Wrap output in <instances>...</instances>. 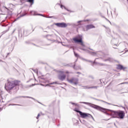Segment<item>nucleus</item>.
<instances>
[{"label": "nucleus", "instance_id": "f257e3e1", "mask_svg": "<svg viewBox=\"0 0 128 128\" xmlns=\"http://www.w3.org/2000/svg\"><path fill=\"white\" fill-rule=\"evenodd\" d=\"M126 113L124 111L118 110H111L110 112V115L112 118H120L122 120L124 118Z\"/></svg>", "mask_w": 128, "mask_h": 128}, {"label": "nucleus", "instance_id": "f03ea898", "mask_svg": "<svg viewBox=\"0 0 128 128\" xmlns=\"http://www.w3.org/2000/svg\"><path fill=\"white\" fill-rule=\"evenodd\" d=\"M14 88V85L12 84V80H8V82L5 84V90H6L8 92H12Z\"/></svg>", "mask_w": 128, "mask_h": 128}, {"label": "nucleus", "instance_id": "7ed1b4c3", "mask_svg": "<svg viewBox=\"0 0 128 128\" xmlns=\"http://www.w3.org/2000/svg\"><path fill=\"white\" fill-rule=\"evenodd\" d=\"M74 110L75 112H78L80 116V117L82 118H92V114L88 113L82 112L78 110L77 108H75Z\"/></svg>", "mask_w": 128, "mask_h": 128}, {"label": "nucleus", "instance_id": "20e7f679", "mask_svg": "<svg viewBox=\"0 0 128 128\" xmlns=\"http://www.w3.org/2000/svg\"><path fill=\"white\" fill-rule=\"evenodd\" d=\"M59 73L60 74L58 76V78L60 80H64L66 78V76L64 74V71H60Z\"/></svg>", "mask_w": 128, "mask_h": 128}, {"label": "nucleus", "instance_id": "39448f33", "mask_svg": "<svg viewBox=\"0 0 128 128\" xmlns=\"http://www.w3.org/2000/svg\"><path fill=\"white\" fill-rule=\"evenodd\" d=\"M72 40L74 42H80L82 46H84V44L82 42V36L80 37L79 39H78V38H73Z\"/></svg>", "mask_w": 128, "mask_h": 128}, {"label": "nucleus", "instance_id": "423d86ee", "mask_svg": "<svg viewBox=\"0 0 128 128\" xmlns=\"http://www.w3.org/2000/svg\"><path fill=\"white\" fill-rule=\"evenodd\" d=\"M55 25L58 28H66L68 25L66 23H56Z\"/></svg>", "mask_w": 128, "mask_h": 128}, {"label": "nucleus", "instance_id": "0eeeda50", "mask_svg": "<svg viewBox=\"0 0 128 128\" xmlns=\"http://www.w3.org/2000/svg\"><path fill=\"white\" fill-rule=\"evenodd\" d=\"M94 108L98 110H100V112H106V108L96 105H95Z\"/></svg>", "mask_w": 128, "mask_h": 128}, {"label": "nucleus", "instance_id": "6e6552de", "mask_svg": "<svg viewBox=\"0 0 128 128\" xmlns=\"http://www.w3.org/2000/svg\"><path fill=\"white\" fill-rule=\"evenodd\" d=\"M96 26L93 24H88L86 26L84 30L88 31V30H90V28H94Z\"/></svg>", "mask_w": 128, "mask_h": 128}, {"label": "nucleus", "instance_id": "1a4fd4ad", "mask_svg": "<svg viewBox=\"0 0 128 128\" xmlns=\"http://www.w3.org/2000/svg\"><path fill=\"white\" fill-rule=\"evenodd\" d=\"M12 82L14 86V88H16V86H20V82L17 80H12Z\"/></svg>", "mask_w": 128, "mask_h": 128}, {"label": "nucleus", "instance_id": "9d476101", "mask_svg": "<svg viewBox=\"0 0 128 128\" xmlns=\"http://www.w3.org/2000/svg\"><path fill=\"white\" fill-rule=\"evenodd\" d=\"M126 68V67H124L122 65L120 64H118L117 65V69L118 70H124Z\"/></svg>", "mask_w": 128, "mask_h": 128}, {"label": "nucleus", "instance_id": "9b49d317", "mask_svg": "<svg viewBox=\"0 0 128 128\" xmlns=\"http://www.w3.org/2000/svg\"><path fill=\"white\" fill-rule=\"evenodd\" d=\"M34 0H27V2H30V4H34Z\"/></svg>", "mask_w": 128, "mask_h": 128}, {"label": "nucleus", "instance_id": "f8f14e48", "mask_svg": "<svg viewBox=\"0 0 128 128\" xmlns=\"http://www.w3.org/2000/svg\"><path fill=\"white\" fill-rule=\"evenodd\" d=\"M98 88V86H94L88 87V88Z\"/></svg>", "mask_w": 128, "mask_h": 128}, {"label": "nucleus", "instance_id": "ddd939ff", "mask_svg": "<svg viewBox=\"0 0 128 128\" xmlns=\"http://www.w3.org/2000/svg\"><path fill=\"white\" fill-rule=\"evenodd\" d=\"M74 79H71L70 80H68V82H71V83H72L74 82Z\"/></svg>", "mask_w": 128, "mask_h": 128}, {"label": "nucleus", "instance_id": "4468645a", "mask_svg": "<svg viewBox=\"0 0 128 128\" xmlns=\"http://www.w3.org/2000/svg\"><path fill=\"white\" fill-rule=\"evenodd\" d=\"M58 84L57 82H52V83L50 84Z\"/></svg>", "mask_w": 128, "mask_h": 128}, {"label": "nucleus", "instance_id": "2eb2a0df", "mask_svg": "<svg viewBox=\"0 0 128 128\" xmlns=\"http://www.w3.org/2000/svg\"><path fill=\"white\" fill-rule=\"evenodd\" d=\"M64 73L65 74H70V72H68V71H66V72H64Z\"/></svg>", "mask_w": 128, "mask_h": 128}, {"label": "nucleus", "instance_id": "dca6fc26", "mask_svg": "<svg viewBox=\"0 0 128 128\" xmlns=\"http://www.w3.org/2000/svg\"><path fill=\"white\" fill-rule=\"evenodd\" d=\"M60 8H64V6H62V5H61Z\"/></svg>", "mask_w": 128, "mask_h": 128}, {"label": "nucleus", "instance_id": "f3484780", "mask_svg": "<svg viewBox=\"0 0 128 128\" xmlns=\"http://www.w3.org/2000/svg\"><path fill=\"white\" fill-rule=\"evenodd\" d=\"M8 56H10V53H8L7 56H6V58H8Z\"/></svg>", "mask_w": 128, "mask_h": 128}, {"label": "nucleus", "instance_id": "a211bd4d", "mask_svg": "<svg viewBox=\"0 0 128 128\" xmlns=\"http://www.w3.org/2000/svg\"><path fill=\"white\" fill-rule=\"evenodd\" d=\"M40 116V114H38V116L39 118Z\"/></svg>", "mask_w": 128, "mask_h": 128}, {"label": "nucleus", "instance_id": "6ab92c4d", "mask_svg": "<svg viewBox=\"0 0 128 128\" xmlns=\"http://www.w3.org/2000/svg\"><path fill=\"white\" fill-rule=\"evenodd\" d=\"M36 118H37V120H38V116H37Z\"/></svg>", "mask_w": 128, "mask_h": 128}, {"label": "nucleus", "instance_id": "aec40b11", "mask_svg": "<svg viewBox=\"0 0 128 128\" xmlns=\"http://www.w3.org/2000/svg\"><path fill=\"white\" fill-rule=\"evenodd\" d=\"M48 86V84H46L45 86Z\"/></svg>", "mask_w": 128, "mask_h": 128}, {"label": "nucleus", "instance_id": "412c9836", "mask_svg": "<svg viewBox=\"0 0 128 128\" xmlns=\"http://www.w3.org/2000/svg\"><path fill=\"white\" fill-rule=\"evenodd\" d=\"M2 6V3L0 2V6Z\"/></svg>", "mask_w": 128, "mask_h": 128}, {"label": "nucleus", "instance_id": "4be33fe9", "mask_svg": "<svg viewBox=\"0 0 128 128\" xmlns=\"http://www.w3.org/2000/svg\"><path fill=\"white\" fill-rule=\"evenodd\" d=\"M0 98H2V95L0 94Z\"/></svg>", "mask_w": 128, "mask_h": 128}, {"label": "nucleus", "instance_id": "5701e85b", "mask_svg": "<svg viewBox=\"0 0 128 128\" xmlns=\"http://www.w3.org/2000/svg\"><path fill=\"white\" fill-rule=\"evenodd\" d=\"M0 62H2V60H0Z\"/></svg>", "mask_w": 128, "mask_h": 128}, {"label": "nucleus", "instance_id": "b1692460", "mask_svg": "<svg viewBox=\"0 0 128 128\" xmlns=\"http://www.w3.org/2000/svg\"><path fill=\"white\" fill-rule=\"evenodd\" d=\"M0 110H2V109L0 108Z\"/></svg>", "mask_w": 128, "mask_h": 128}, {"label": "nucleus", "instance_id": "393cba45", "mask_svg": "<svg viewBox=\"0 0 128 128\" xmlns=\"http://www.w3.org/2000/svg\"><path fill=\"white\" fill-rule=\"evenodd\" d=\"M41 86H44L43 84H41Z\"/></svg>", "mask_w": 128, "mask_h": 128}]
</instances>
